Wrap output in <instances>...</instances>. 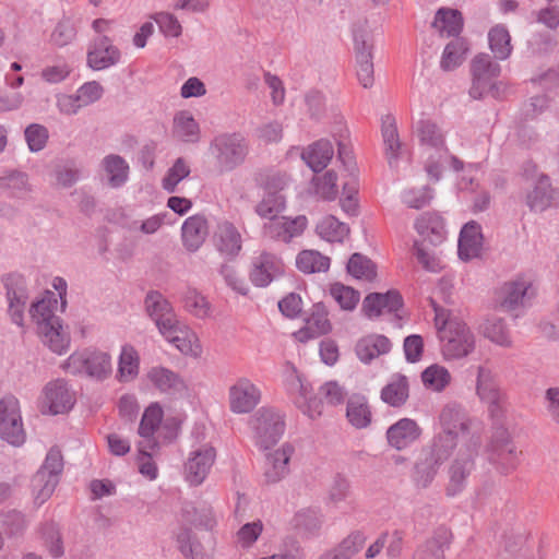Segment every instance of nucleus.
<instances>
[{
  "instance_id": "nucleus-25",
  "label": "nucleus",
  "mask_w": 559,
  "mask_h": 559,
  "mask_svg": "<svg viewBox=\"0 0 559 559\" xmlns=\"http://www.w3.org/2000/svg\"><path fill=\"white\" fill-rule=\"evenodd\" d=\"M160 334L185 355L198 356L201 352L195 333L180 320Z\"/></svg>"
},
{
  "instance_id": "nucleus-6",
  "label": "nucleus",
  "mask_w": 559,
  "mask_h": 559,
  "mask_svg": "<svg viewBox=\"0 0 559 559\" xmlns=\"http://www.w3.org/2000/svg\"><path fill=\"white\" fill-rule=\"evenodd\" d=\"M63 471V457L61 451L51 448L46 459L32 479L33 492L35 501L39 504L44 503L53 493Z\"/></svg>"
},
{
  "instance_id": "nucleus-31",
  "label": "nucleus",
  "mask_w": 559,
  "mask_h": 559,
  "mask_svg": "<svg viewBox=\"0 0 559 559\" xmlns=\"http://www.w3.org/2000/svg\"><path fill=\"white\" fill-rule=\"evenodd\" d=\"M0 189L10 198L24 199L32 192V185L26 173L10 169L0 176Z\"/></svg>"
},
{
  "instance_id": "nucleus-28",
  "label": "nucleus",
  "mask_w": 559,
  "mask_h": 559,
  "mask_svg": "<svg viewBox=\"0 0 559 559\" xmlns=\"http://www.w3.org/2000/svg\"><path fill=\"white\" fill-rule=\"evenodd\" d=\"M293 452L294 448L285 443L266 456L264 468L266 483H277L289 473L288 463Z\"/></svg>"
},
{
  "instance_id": "nucleus-36",
  "label": "nucleus",
  "mask_w": 559,
  "mask_h": 559,
  "mask_svg": "<svg viewBox=\"0 0 559 559\" xmlns=\"http://www.w3.org/2000/svg\"><path fill=\"white\" fill-rule=\"evenodd\" d=\"M391 342L384 335H368L359 340L355 352L360 361L368 364L380 355L389 353Z\"/></svg>"
},
{
  "instance_id": "nucleus-11",
  "label": "nucleus",
  "mask_w": 559,
  "mask_h": 559,
  "mask_svg": "<svg viewBox=\"0 0 559 559\" xmlns=\"http://www.w3.org/2000/svg\"><path fill=\"white\" fill-rule=\"evenodd\" d=\"M74 403V393L66 380L56 379L45 385L41 400L43 414H64L73 407Z\"/></svg>"
},
{
  "instance_id": "nucleus-22",
  "label": "nucleus",
  "mask_w": 559,
  "mask_h": 559,
  "mask_svg": "<svg viewBox=\"0 0 559 559\" xmlns=\"http://www.w3.org/2000/svg\"><path fill=\"white\" fill-rule=\"evenodd\" d=\"M354 47L358 81L365 88L370 87L373 84L372 46L368 43L364 32L354 33Z\"/></svg>"
},
{
  "instance_id": "nucleus-30",
  "label": "nucleus",
  "mask_w": 559,
  "mask_h": 559,
  "mask_svg": "<svg viewBox=\"0 0 559 559\" xmlns=\"http://www.w3.org/2000/svg\"><path fill=\"white\" fill-rule=\"evenodd\" d=\"M381 401L391 407L404 406L409 397V382L406 376L394 373L389 382L382 388Z\"/></svg>"
},
{
  "instance_id": "nucleus-35",
  "label": "nucleus",
  "mask_w": 559,
  "mask_h": 559,
  "mask_svg": "<svg viewBox=\"0 0 559 559\" xmlns=\"http://www.w3.org/2000/svg\"><path fill=\"white\" fill-rule=\"evenodd\" d=\"M147 376L153 384L163 393L177 395L183 393L187 389L185 381L179 374L167 368H152Z\"/></svg>"
},
{
  "instance_id": "nucleus-48",
  "label": "nucleus",
  "mask_w": 559,
  "mask_h": 559,
  "mask_svg": "<svg viewBox=\"0 0 559 559\" xmlns=\"http://www.w3.org/2000/svg\"><path fill=\"white\" fill-rule=\"evenodd\" d=\"M347 272L355 278L372 282L377 277L376 264L361 253H354L348 260Z\"/></svg>"
},
{
  "instance_id": "nucleus-44",
  "label": "nucleus",
  "mask_w": 559,
  "mask_h": 559,
  "mask_svg": "<svg viewBox=\"0 0 559 559\" xmlns=\"http://www.w3.org/2000/svg\"><path fill=\"white\" fill-rule=\"evenodd\" d=\"M479 332L484 337L492 343L502 346L511 347L512 341L504 322L500 318H488L479 326Z\"/></svg>"
},
{
  "instance_id": "nucleus-32",
  "label": "nucleus",
  "mask_w": 559,
  "mask_h": 559,
  "mask_svg": "<svg viewBox=\"0 0 559 559\" xmlns=\"http://www.w3.org/2000/svg\"><path fill=\"white\" fill-rule=\"evenodd\" d=\"M416 231L433 246L442 243L445 238L444 223L441 216L435 213H424L415 222Z\"/></svg>"
},
{
  "instance_id": "nucleus-52",
  "label": "nucleus",
  "mask_w": 559,
  "mask_h": 559,
  "mask_svg": "<svg viewBox=\"0 0 559 559\" xmlns=\"http://www.w3.org/2000/svg\"><path fill=\"white\" fill-rule=\"evenodd\" d=\"M139 373V356L136 350L129 345L122 347L119 366L118 379L121 382L133 380Z\"/></svg>"
},
{
  "instance_id": "nucleus-37",
  "label": "nucleus",
  "mask_w": 559,
  "mask_h": 559,
  "mask_svg": "<svg viewBox=\"0 0 559 559\" xmlns=\"http://www.w3.org/2000/svg\"><path fill=\"white\" fill-rule=\"evenodd\" d=\"M450 537L451 533L447 528H438L431 538L416 549L413 559H444Z\"/></svg>"
},
{
  "instance_id": "nucleus-54",
  "label": "nucleus",
  "mask_w": 559,
  "mask_h": 559,
  "mask_svg": "<svg viewBox=\"0 0 559 559\" xmlns=\"http://www.w3.org/2000/svg\"><path fill=\"white\" fill-rule=\"evenodd\" d=\"M466 51L467 47L463 39L451 40L443 50L440 61L441 68L444 71L454 70L463 62Z\"/></svg>"
},
{
  "instance_id": "nucleus-15",
  "label": "nucleus",
  "mask_w": 559,
  "mask_h": 559,
  "mask_svg": "<svg viewBox=\"0 0 559 559\" xmlns=\"http://www.w3.org/2000/svg\"><path fill=\"white\" fill-rule=\"evenodd\" d=\"M477 455V444L468 445L465 450L461 449L449 469V485L447 492L449 496H455L461 492L466 479L474 471V457Z\"/></svg>"
},
{
  "instance_id": "nucleus-21",
  "label": "nucleus",
  "mask_w": 559,
  "mask_h": 559,
  "mask_svg": "<svg viewBox=\"0 0 559 559\" xmlns=\"http://www.w3.org/2000/svg\"><path fill=\"white\" fill-rule=\"evenodd\" d=\"M421 436V428L412 418H401L391 425L385 433L390 447L402 451L416 442Z\"/></svg>"
},
{
  "instance_id": "nucleus-41",
  "label": "nucleus",
  "mask_w": 559,
  "mask_h": 559,
  "mask_svg": "<svg viewBox=\"0 0 559 559\" xmlns=\"http://www.w3.org/2000/svg\"><path fill=\"white\" fill-rule=\"evenodd\" d=\"M346 417L356 428H366L371 423V411L367 399L362 395H353L347 401Z\"/></svg>"
},
{
  "instance_id": "nucleus-34",
  "label": "nucleus",
  "mask_w": 559,
  "mask_h": 559,
  "mask_svg": "<svg viewBox=\"0 0 559 559\" xmlns=\"http://www.w3.org/2000/svg\"><path fill=\"white\" fill-rule=\"evenodd\" d=\"M200 135V126L189 110L178 111L174 116L173 136L176 140L185 143H197Z\"/></svg>"
},
{
  "instance_id": "nucleus-29",
  "label": "nucleus",
  "mask_w": 559,
  "mask_h": 559,
  "mask_svg": "<svg viewBox=\"0 0 559 559\" xmlns=\"http://www.w3.org/2000/svg\"><path fill=\"white\" fill-rule=\"evenodd\" d=\"M528 287L524 280L504 283L497 292L496 301L506 311L514 310L524 304Z\"/></svg>"
},
{
  "instance_id": "nucleus-42",
  "label": "nucleus",
  "mask_w": 559,
  "mask_h": 559,
  "mask_svg": "<svg viewBox=\"0 0 559 559\" xmlns=\"http://www.w3.org/2000/svg\"><path fill=\"white\" fill-rule=\"evenodd\" d=\"M316 231L325 241L342 242L348 236L349 227L335 216L328 215L317 224Z\"/></svg>"
},
{
  "instance_id": "nucleus-38",
  "label": "nucleus",
  "mask_w": 559,
  "mask_h": 559,
  "mask_svg": "<svg viewBox=\"0 0 559 559\" xmlns=\"http://www.w3.org/2000/svg\"><path fill=\"white\" fill-rule=\"evenodd\" d=\"M381 134L388 163L390 167H394L397 164L402 144L393 116L386 115L382 118Z\"/></svg>"
},
{
  "instance_id": "nucleus-46",
  "label": "nucleus",
  "mask_w": 559,
  "mask_h": 559,
  "mask_svg": "<svg viewBox=\"0 0 559 559\" xmlns=\"http://www.w3.org/2000/svg\"><path fill=\"white\" fill-rule=\"evenodd\" d=\"M441 463L427 452L423 451L421 457L415 464L414 481L418 487L426 488L433 480Z\"/></svg>"
},
{
  "instance_id": "nucleus-14",
  "label": "nucleus",
  "mask_w": 559,
  "mask_h": 559,
  "mask_svg": "<svg viewBox=\"0 0 559 559\" xmlns=\"http://www.w3.org/2000/svg\"><path fill=\"white\" fill-rule=\"evenodd\" d=\"M558 191L552 188L550 178L545 174H537L527 188L524 202L530 211L542 213L556 205Z\"/></svg>"
},
{
  "instance_id": "nucleus-51",
  "label": "nucleus",
  "mask_w": 559,
  "mask_h": 559,
  "mask_svg": "<svg viewBox=\"0 0 559 559\" xmlns=\"http://www.w3.org/2000/svg\"><path fill=\"white\" fill-rule=\"evenodd\" d=\"M489 47L496 58L507 59L511 51V37L508 29L502 25H496L488 33Z\"/></svg>"
},
{
  "instance_id": "nucleus-19",
  "label": "nucleus",
  "mask_w": 559,
  "mask_h": 559,
  "mask_svg": "<svg viewBox=\"0 0 559 559\" xmlns=\"http://www.w3.org/2000/svg\"><path fill=\"white\" fill-rule=\"evenodd\" d=\"M215 249L227 260H234L242 249V237L237 227L230 222L217 225L213 235Z\"/></svg>"
},
{
  "instance_id": "nucleus-18",
  "label": "nucleus",
  "mask_w": 559,
  "mask_h": 559,
  "mask_svg": "<svg viewBox=\"0 0 559 559\" xmlns=\"http://www.w3.org/2000/svg\"><path fill=\"white\" fill-rule=\"evenodd\" d=\"M284 272L282 260L270 252H262L253 259L250 281L257 287H265Z\"/></svg>"
},
{
  "instance_id": "nucleus-53",
  "label": "nucleus",
  "mask_w": 559,
  "mask_h": 559,
  "mask_svg": "<svg viewBox=\"0 0 559 559\" xmlns=\"http://www.w3.org/2000/svg\"><path fill=\"white\" fill-rule=\"evenodd\" d=\"M424 385L435 392L443 391L451 382L449 370L440 365H431L421 372Z\"/></svg>"
},
{
  "instance_id": "nucleus-7",
  "label": "nucleus",
  "mask_w": 559,
  "mask_h": 559,
  "mask_svg": "<svg viewBox=\"0 0 559 559\" xmlns=\"http://www.w3.org/2000/svg\"><path fill=\"white\" fill-rule=\"evenodd\" d=\"M255 443L269 449L277 443L285 430L284 415L273 407H261L252 417Z\"/></svg>"
},
{
  "instance_id": "nucleus-62",
  "label": "nucleus",
  "mask_w": 559,
  "mask_h": 559,
  "mask_svg": "<svg viewBox=\"0 0 559 559\" xmlns=\"http://www.w3.org/2000/svg\"><path fill=\"white\" fill-rule=\"evenodd\" d=\"M337 175L333 170H328L322 176L313 178L316 193L322 199L331 201L337 197Z\"/></svg>"
},
{
  "instance_id": "nucleus-16",
  "label": "nucleus",
  "mask_w": 559,
  "mask_h": 559,
  "mask_svg": "<svg viewBox=\"0 0 559 559\" xmlns=\"http://www.w3.org/2000/svg\"><path fill=\"white\" fill-rule=\"evenodd\" d=\"M120 60V49L105 35L95 38L87 51V66L96 71L116 66Z\"/></svg>"
},
{
  "instance_id": "nucleus-58",
  "label": "nucleus",
  "mask_w": 559,
  "mask_h": 559,
  "mask_svg": "<svg viewBox=\"0 0 559 559\" xmlns=\"http://www.w3.org/2000/svg\"><path fill=\"white\" fill-rule=\"evenodd\" d=\"M366 539L367 537L361 531H354L332 550L341 559H352L364 548Z\"/></svg>"
},
{
  "instance_id": "nucleus-47",
  "label": "nucleus",
  "mask_w": 559,
  "mask_h": 559,
  "mask_svg": "<svg viewBox=\"0 0 559 559\" xmlns=\"http://www.w3.org/2000/svg\"><path fill=\"white\" fill-rule=\"evenodd\" d=\"M296 265L306 274L325 272L330 267V258L316 250H304L298 253Z\"/></svg>"
},
{
  "instance_id": "nucleus-27",
  "label": "nucleus",
  "mask_w": 559,
  "mask_h": 559,
  "mask_svg": "<svg viewBox=\"0 0 559 559\" xmlns=\"http://www.w3.org/2000/svg\"><path fill=\"white\" fill-rule=\"evenodd\" d=\"M483 248L481 227L475 221L466 223L459 238V257L468 261L479 257Z\"/></svg>"
},
{
  "instance_id": "nucleus-8",
  "label": "nucleus",
  "mask_w": 559,
  "mask_h": 559,
  "mask_svg": "<svg viewBox=\"0 0 559 559\" xmlns=\"http://www.w3.org/2000/svg\"><path fill=\"white\" fill-rule=\"evenodd\" d=\"M476 394L487 406L492 418H500L506 409L507 395L499 386L492 370L486 366L477 367Z\"/></svg>"
},
{
  "instance_id": "nucleus-61",
  "label": "nucleus",
  "mask_w": 559,
  "mask_h": 559,
  "mask_svg": "<svg viewBox=\"0 0 559 559\" xmlns=\"http://www.w3.org/2000/svg\"><path fill=\"white\" fill-rule=\"evenodd\" d=\"M190 175V167L181 157L177 158L163 179V188L173 193L178 183Z\"/></svg>"
},
{
  "instance_id": "nucleus-43",
  "label": "nucleus",
  "mask_w": 559,
  "mask_h": 559,
  "mask_svg": "<svg viewBox=\"0 0 559 559\" xmlns=\"http://www.w3.org/2000/svg\"><path fill=\"white\" fill-rule=\"evenodd\" d=\"M163 419V409L157 404L150 405L141 419L139 435L143 438L145 444L157 443L154 440V433L158 429Z\"/></svg>"
},
{
  "instance_id": "nucleus-59",
  "label": "nucleus",
  "mask_w": 559,
  "mask_h": 559,
  "mask_svg": "<svg viewBox=\"0 0 559 559\" xmlns=\"http://www.w3.org/2000/svg\"><path fill=\"white\" fill-rule=\"evenodd\" d=\"M56 304V300L43 298L31 305L29 316L32 321L36 324V328L52 321V319H60L55 313Z\"/></svg>"
},
{
  "instance_id": "nucleus-5",
  "label": "nucleus",
  "mask_w": 559,
  "mask_h": 559,
  "mask_svg": "<svg viewBox=\"0 0 559 559\" xmlns=\"http://www.w3.org/2000/svg\"><path fill=\"white\" fill-rule=\"evenodd\" d=\"M440 421L443 426L442 432L435 438L431 448L424 451L442 464L456 445L457 431L466 430L467 424L460 406L456 405L445 406L440 414Z\"/></svg>"
},
{
  "instance_id": "nucleus-13",
  "label": "nucleus",
  "mask_w": 559,
  "mask_h": 559,
  "mask_svg": "<svg viewBox=\"0 0 559 559\" xmlns=\"http://www.w3.org/2000/svg\"><path fill=\"white\" fill-rule=\"evenodd\" d=\"M216 457V451L212 445L204 444L191 451L185 464V479L191 486L201 485L209 475Z\"/></svg>"
},
{
  "instance_id": "nucleus-26",
  "label": "nucleus",
  "mask_w": 559,
  "mask_h": 559,
  "mask_svg": "<svg viewBox=\"0 0 559 559\" xmlns=\"http://www.w3.org/2000/svg\"><path fill=\"white\" fill-rule=\"evenodd\" d=\"M43 344L51 352L62 355L70 346V335L64 330L61 319H52L48 323L36 328Z\"/></svg>"
},
{
  "instance_id": "nucleus-50",
  "label": "nucleus",
  "mask_w": 559,
  "mask_h": 559,
  "mask_svg": "<svg viewBox=\"0 0 559 559\" xmlns=\"http://www.w3.org/2000/svg\"><path fill=\"white\" fill-rule=\"evenodd\" d=\"M293 525L307 535H314L321 528L322 514L317 508L301 509L294 515Z\"/></svg>"
},
{
  "instance_id": "nucleus-17",
  "label": "nucleus",
  "mask_w": 559,
  "mask_h": 559,
  "mask_svg": "<svg viewBox=\"0 0 559 559\" xmlns=\"http://www.w3.org/2000/svg\"><path fill=\"white\" fill-rule=\"evenodd\" d=\"M307 225L308 219L305 215L294 218L280 216L265 223L263 230L269 238L288 243L294 238L301 236Z\"/></svg>"
},
{
  "instance_id": "nucleus-56",
  "label": "nucleus",
  "mask_w": 559,
  "mask_h": 559,
  "mask_svg": "<svg viewBox=\"0 0 559 559\" xmlns=\"http://www.w3.org/2000/svg\"><path fill=\"white\" fill-rule=\"evenodd\" d=\"M285 209V197L277 192H267L255 206V212L269 221L275 219Z\"/></svg>"
},
{
  "instance_id": "nucleus-23",
  "label": "nucleus",
  "mask_w": 559,
  "mask_h": 559,
  "mask_svg": "<svg viewBox=\"0 0 559 559\" xmlns=\"http://www.w3.org/2000/svg\"><path fill=\"white\" fill-rule=\"evenodd\" d=\"M403 306V298L397 290H389L385 294L371 293L362 301V311L368 318H377L383 311L393 313Z\"/></svg>"
},
{
  "instance_id": "nucleus-10",
  "label": "nucleus",
  "mask_w": 559,
  "mask_h": 559,
  "mask_svg": "<svg viewBox=\"0 0 559 559\" xmlns=\"http://www.w3.org/2000/svg\"><path fill=\"white\" fill-rule=\"evenodd\" d=\"M0 437L14 447L25 442L20 403L13 395H5L0 400Z\"/></svg>"
},
{
  "instance_id": "nucleus-4",
  "label": "nucleus",
  "mask_w": 559,
  "mask_h": 559,
  "mask_svg": "<svg viewBox=\"0 0 559 559\" xmlns=\"http://www.w3.org/2000/svg\"><path fill=\"white\" fill-rule=\"evenodd\" d=\"M210 151L222 173H227L242 165L249 154V142L239 132L216 135L210 144Z\"/></svg>"
},
{
  "instance_id": "nucleus-64",
  "label": "nucleus",
  "mask_w": 559,
  "mask_h": 559,
  "mask_svg": "<svg viewBox=\"0 0 559 559\" xmlns=\"http://www.w3.org/2000/svg\"><path fill=\"white\" fill-rule=\"evenodd\" d=\"M25 140L27 142L28 148L32 152L41 151L48 141L49 133L48 129L38 123L29 124L24 132Z\"/></svg>"
},
{
  "instance_id": "nucleus-2",
  "label": "nucleus",
  "mask_w": 559,
  "mask_h": 559,
  "mask_svg": "<svg viewBox=\"0 0 559 559\" xmlns=\"http://www.w3.org/2000/svg\"><path fill=\"white\" fill-rule=\"evenodd\" d=\"M501 67L493 61L488 53H478L471 62L472 86L469 95L474 99H480L490 94L499 98L504 93V85L497 81Z\"/></svg>"
},
{
  "instance_id": "nucleus-63",
  "label": "nucleus",
  "mask_w": 559,
  "mask_h": 559,
  "mask_svg": "<svg viewBox=\"0 0 559 559\" xmlns=\"http://www.w3.org/2000/svg\"><path fill=\"white\" fill-rule=\"evenodd\" d=\"M432 198V190L426 186L419 189L406 190L402 195L403 203L406 204V206L415 210H420L427 206Z\"/></svg>"
},
{
  "instance_id": "nucleus-33",
  "label": "nucleus",
  "mask_w": 559,
  "mask_h": 559,
  "mask_svg": "<svg viewBox=\"0 0 559 559\" xmlns=\"http://www.w3.org/2000/svg\"><path fill=\"white\" fill-rule=\"evenodd\" d=\"M333 155L332 143L321 139L306 147L301 153V158L314 173H319L328 166Z\"/></svg>"
},
{
  "instance_id": "nucleus-20",
  "label": "nucleus",
  "mask_w": 559,
  "mask_h": 559,
  "mask_svg": "<svg viewBox=\"0 0 559 559\" xmlns=\"http://www.w3.org/2000/svg\"><path fill=\"white\" fill-rule=\"evenodd\" d=\"M145 308L159 333L167 331L179 320L170 302L158 292H151L146 295Z\"/></svg>"
},
{
  "instance_id": "nucleus-40",
  "label": "nucleus",
  "mask_w": 559,
  "mask_h": 559,
  "mask_svg": "<svg viewBox=\"0 0 559 559\" xmlns=\"http://www.w3.org/2000/svg\"><path fill=\"white\" fill-rule=\"evenodd\" d=\"M432 26L441 36H457L463 28V17L460 11L441 8L437 11Z\"/></svg>"
},
{
  "instance_id": "nucleus-3",
  "label": "nucleus",
  "mask_w": 559,
  "mask_h": 559,
  "mask_svg": "<svg viewBox=\"0 0 559 559\" xmlns=\"http://www.w3.org/2000/svg\"><path fill=\"white\" fill-rule=\"evenodd\" d=\"M61 367L71 374L85 376L98 381L107 379L112 371L110 356L93 348L75 350Z\"/></svg>"
},
{
  "instance_id": "nucleus-9",
  "label": "nucleus",
  "mask_w": 559,
  "mask_h": 559,
  "mask_svg": "<svg viewBox=\"0 0 559 559\" xmlns=\"http://www.w3.org/2000/svg\"><path fill=\"white\" fill-rule=\"evenodd\" d=\"M488 461L500 475H509L519 466V452L506 430H498L487 449Z\"/></svg>"
},
{
  "instance_id": "nucleus-1",
  "label": "nucleus",
  "mask_w": 559,
  "mask_h": 559,
  "mask_svg": "<svg viewBox=\"0 0 559 559\" xmlns=\"http://www.w3.org/2000/svg\"><path fill=\"white\" fill-rule=\"evenodd\" d=\"M435 324L441 344V354L448 361L460 360L471 355L476 348V337L468 325L435 301Z\"/></svg>"
},
{
  "instance_id": "nucleus-55",
  "label": "nucleus",
  "mask_w": 559,
  "mask_h": 559,
  "mask_svg": "<svg viewBox=\"0 0 559 559\" xmlns=\"http://www.w3.org/2000/svg\"><path fill=\"white\" fill-rule=\"evenodd\" d=\"M416 135L423 145L441 148L444 145L443 134L430 120H420L416 124Z\"/></svg>"
},
{
  "instance_id": "nucleus-12",
  "label": "nucleus",
  "mask_w": 559,
  "mask_h": 559,
  "mask_svg": "<svg viewBox=\"0 0 559 559\" xmlns=\"http://www.w3.org/2000/svg\"><path fill=\"white\" fill-rule=\"evenodd\" d=\"M261 391L248 378H238L228 389L229 409L234 414H248L260 403Z\"/></svg>"
},
{
  "instance_id": "nucleus-24",
  "label": "nucleus",
  "mask_w": 559,
  "mask_h": 559,
  "mask_svg": "<svg viewBox=\"0 0 559 559\" xmlns=\"http://www.w3.org/2000/svg\"><path fill=\"white\" fill-rule=\"evenodd\" d=\"M207 235V219L201 214L188 217L181 226L182 245L189 252H197L204 243Z\"/></svg>"
},
{
  "instance_id": "nucleus-49",
  "label": "nucleus",
  "mask_w": 559,
  "mask_h": 559,
  "mask_svg": "<svg viewBox=\"0 0 559 559\" xmlns=\"http://www.w3.org/2000/svg\"><path fill=\"white\" fill-rule=\"evenodd\" d=\"M27 525V520L21 511L12 509L0 513V527L9 538L22 536Z\"/></svg>"
},
{
  "instance_id": "nucleus-57",
  "label": "nucleus",
  "mask_w": 559,
  "mask_h": 559,
  "mask_svg": "<svg viewBox=\"0 0 559 559\" xmlns=\"http://www.w3.org/2000/svg\"><path fill=\"white\" fill-rule=\"evenodd\" d=\"M299 395L295 400L296 406L309 418L314 419L322 414L323 404L321 400L309 396V388L298 379Z\"/></svg>"
},
{
  "instance_id": "nucleus-60",
  "label": "nucleus",
  "mask_w": 559,
  "mask_h": 559,
  "mask_svg": "<svg viewBox=\"0 0 559 559\" xmlns=\"http://www.w3.org/2000/svg\"><path fill=\"white\" fill-rule=\"evenodd\" d=\"M331 296L335 299L342 309L348 311L355 309L360 299V294L358 290H355L354 288L340 283L332 285Z\"/></svg>"
},
{
  "instance_id": "nucleus-45",
  "label": "nucleus",
  "mask_w": 559,
  "mask_h": 559,
  "mask_svg": "<svg viewBox=\"0 0 559 559\" xmlns=\"http://www.w3.org/2000/svg\"><path fill=\"white\" fill-rule=\"evenodd\" d=\"M7 301L27 305L29 299L25 278L17 273L7 274L2 277Z\"/></svg>"
},
{
  "instance_id": "nucleus-39",
  "label": "nucleus",
  "mask_w": 559,
  "mask_h": 559,
  "mask_svg": "<svg viewBox=\"0 0 559 559\" xmlns=\"http://www.w3.org/2000/svg\"><path fill=\"white\" fill-rule=\"evenodd\" d=\"M102 167L111 188L122 187L129 178V165L123 157L109 154L102 160Z\"/></svg>"
}]
</instances>
